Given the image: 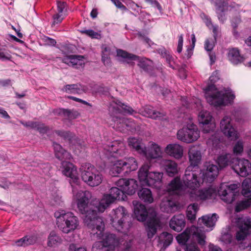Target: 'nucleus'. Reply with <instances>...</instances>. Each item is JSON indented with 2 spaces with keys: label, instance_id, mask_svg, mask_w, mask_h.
I'll return each instance as SVG.
<instances>
[{
  "label": "nucleus",
  "instance_id": "9",
  "mask_svg": "<svg viewBox=\"0 0 251 251\" xmlns=\"http://www.w3.org/2000/svg\"><path fill=\"white\" fill-rule=\"evenodd\" d=\"M126 199V196L124 189L117 186L112 187L109 190V194L104 195L100 200V204L102 205L100 210L104 211L116 200L125 201Z\"/></svg>",
  "mask_w": 251,
  "mask_h": 251
},
{
  "label": "nucleus",
  "instance_id": "35",
  "mask_svg": "<svg viewBox=\"0 0 251 251\" xmlns=\"http://www.w3.org/2000/svg\"><path fill=\"white\" fill-rule=\"evenodd\" d=\"M37 236L35 234L26 235L15 241L18 247H27L35 244L37 241Z\"/></svg>",
  "mask_w": 251,
  "mask_h": 251
},
{
  "label": "nucleus",
  "instance_id": "15",
  "mask_svg": "<svg viewBox=\"0 0 251 251\" xmlns=\"http://www.w3.org/2000/svg\"><path fill=\"white\" fill-rule=\"evenodd\" d=\"M220 128L225 136L231 140H236L238 138L237 131L231 124V118L225 116L220 123Z\"/></svg>",
  "mask_w": 251,
  "mask_h": 251
},
{
  "label": "nucleus",
  "instance_id": "33",
  "mask_svg": "<svg viewBox=\"0 0 251 251\" xmlns=\"http://www.w3.org/2000/svg\"><path fill=\"white\" fill-rule=\"evenodd\" d=\"M53 113L55 115L62 117L67 120L76 119L79 115V113L76 110L64 108L54 109Z\"/></svg>",
  "mask_w": 251,
  "mask_h": 251
},
{
  "label": "nucleus",
  "instance_id": "7",
  "mask_svg": "<svg viewBox=\"0 0 251 251\" xmlns=\"http://www.w3.org/2000/svg\"><path fill=\"white\" fill-rule=\"evenodd\" d=\"M81 178L85 183L91 187L99 186L103 180L101 173L94 166L89 163L83 166Z\"/></svg>",
  "mask_w": 251,
  "mask_h": 251
},
{
  "label": "nucleus",
  "instance_id": "23",
  "mask_svg": "<svg viewBox=\"0 0 251 251\" xmlns=\"http://www.w3.org/2000/svg\"><path fill=\"white\" fill-rule=\"evenodd\" d=\"M159 226V221L156 218V214L154 213L152 218L149 219L146 225V230L149 238L151 239L153 237Z\"/></svg>",
  "mask_w": 251,
  "mask_h": 251
},
{
  "label": "nucleus",
  "instance_id": "4",
  "mask_svg": "<svg viewBox=\"0 0 251 251\" xmlns=\"http://www.w3.org/2000/svg\"><path fill=\"white\" fill-rule=\"evenodd\" d=\"M56 225L58 228L64 233H69L75 230L79 226L78 218L71 212L59 210L55 212Z\"/></svg>",
  "mask_w": 251,
  "mask_h": 251
},
{
  "label": "nucleus",
  "instance_id": "48",
  "mask_svg": "<svg viewBox=\"0 0 251 251\" xmlns=\"http://www.w3.org/2000/svg\"><path fill=\"white\" fill-rule=\"evenodd\" d=\"M54 132L58 136L68 141L70 143H72L73 140L75 139V135L70 131L55 130Z\"/></svg>",
  "mask_w": 251,
  "mask_h": 251
},
{
  "label": "nucleus",
  "instance_id": "54",
  "mask_svg": "<svg viewBox=\"0 0 251 251\" xmlns=\"http://www.w3.org/2000/svg\"><path fill=\"white\" fill-rule=\"evenodd\" d=\"M244 145L242 140H238L233 147V151L234 153L239 154L243 151Z\"/></svg>",
  "mask_w": 251,
  "mask_h": 251
},
{
  "label": "nucleus",
  "instance_id": "60",
  "mask_svg": "<svg viewBox=\"0 0 251 251\" xmlns=\"http://www.w3.org/2000/svg\"><path fill=\"white\" fill-rule=\"evenodd\" d=\"M185 251H200V250L195 243L186 245Z\"/></svg>",
  "mask_w": 251,
  "mask_h": 251
},
{
  "label": "nucleus",
  "instance_id": "14",
  "mask_svg": "<svg viewBox=\"0 0 251 251\" xmlns=\"http://www.w3.org/2000/svg\"><path fill=\"white\" fill-rule=\"evenodd\" d=\"M237 226L239 230L236 232V239L239 241H243L251 232V218L246 217L239 218Z\"/></svg>",
  "mask_w": 251,
  "mask_h": 251
},
{
  "label": "nucleus",
  "instance_id": "34",
  "mask_svg": "<svg viewBox=\"0 0 251 251\" xmlns=\"http://www.w3.org/2000/svg\"><path fill=\"white\" fill-rule=\"evenodd\" d=\"M128 144L131 149L134 150L140 154L145 153L146 147L141 139L135 137H130L128 139Z\"/></svg>",
  "mask_w": 251,
  "mask_h": 251
},
{
  "label": "nucleus",
  "instance_id": "8",
  "mask_svg": "<svg viewBox=\"0 0 251 251\" xmlns=\"http://www.w3.org/2000/svg\"><path fill=\"white\" fill-rule=\"evenodd\" d=\"M201 227H197L194 226H191L190 228H187L182 233L178 234L176 239L179 244L185 245L188 239L192 237L196 240L201 245L205 244V232L201 229Z\"/></svg>",
  "mask_w": 251,
  "mask_h": 251
},
{
  "label": "nucleus",
  "instance_id": "38",
  "mask_svg": "<svg viewBox=\"0 0 251 251\" xmlns=\"http://www.w3.org/2000/svg\"><path fill=\"white\" fill-rule=\"evenodd\" d=\"M140 200L147 203H151L153 201V198L150 189L143 188L138 192Z\"/></svg>",
  "mask_w": 251,
  "mask_h": 251
},
{
  "label": "nucleus",
  "instance_id": "42",
  "mask_svg": "<svg viewBox=\"0 0 251 251\" xmlns=\"http://www.w3.org/2000/svg\"><path fill=\"white\" fill-rule=\"evenodd\" d=\"M112 246L106 245L101 241L96 242L93 246L92 251H114Z\"/></svg>",
  "mask_w": 251,
  "mask_h": 251
},
{
  "label": "nucleus",
  "instance_id": "53",
  "mask_svg": "<svg viewBox=\"0 0 251 251\" xmlns=\"http://www.w3.org/2000/svg\"><path fill=\"white\" fill-rule=\"evenodd\" d=\"M216 39L214 38H208L205 40L204 42V49L208 52L212 51L215 46Z\"/></svg>",
  "mask_w": 251,
  "mask_h": 251
},
{
  "label": "nucleus",
  "instance_id": "43",
  "mask_svg": "<svg viewBox=\"0 0 251 251\" xmlns=\"http://www.w3.org/2000/svg\"><path fill=\"white\" fill-rule=\"evenodd\" d=\"M173 235L167 232H163L159 236V241L160 244H163V247L167 248L172 242Z\"/></svg>",
  "mask_w": 251,
  "mask_h": 251
},
{
  "label": "nucleus",
  "instance_id": "47",
  "mask_svg": "<svg viewBox=\"0 0 251 251\" xmlns=\"http://www.w3.org/2000/svg\"><path fill=\"white\" fill-rule=\"evenodd\" d=\"M101 242L105 243L106 245L112 246L115 249L116 245L118 243V240L116 236L114 234L107 233L104 236V238Z\"/></svg>",
  "mask_w": 251,
  "mask_h": 251
},
{
  "label": "nucleus",
  "instance_id": "6",
  "mask_svg": "<svg viewBox=\"0 0 251 251\" xmlns=\"http://www.w3.org/2000/svg\"><path fill=\"white\" fill-rule=\"evenodd\" d=\"M128 217V214L126 208L120 206L113 210L111 215L110 224L117 231L126 233L131 225L130 222L126 221Z\"/></svg>",
  "mask_w": 251,
  "mask_h": 251
},
{
  "label": "nucleus",
  "instance_id": "21",
  "mask_svg": "<svg viewBox=\"0 0 251 251\" xmlns=\"http://www.w3.org/2000/svg\"><path fill=\"white\" fill-rule=\"evenodd\" d=\"M204 167L203 179L209 182L213 181L218 175L219 168L216 165L210 162H206Z\"/></svg>",
  "mask_w": 251,
  "mask_h": 251
},
{
  "label": "nucleus",
  "instance_id": "37",
  "mask_svg": "<svg viewBox=\"0 0 251 251\" xmlns=\"http://www.w3.org/2000/svg\"><path fill=\"white\" fill-rule=\"evenodd\" d=\"M227 57L230 62L234 65H237L242 63L244 58L240 54L238 50L232 49L229 50Z\"/></svg>",
  "mask_w": 251,
  "mask_h": 251
},
{
  "label": "nucleus",
  "instance_id": "31",
  "mask_svg": "<svg viewBox=\"0 0 251 251\" xmlns=\"http://www.w3.org/2000/svg\"><path fill=\"white\" fill-rule=\"evenodd\" d=\"M162 164L164 170L169 176H174L177 174L178 166L175 161L171 160H164Z\"/></svg>",
  "mask_w": 251,
  "mask_h": 251
},
{
  "label": "nucleus",
  "instance_id": "30",
  "mask_svg": "<svg viewBox=\"0 0 251 251\" xmlns=\"http://www.w3.org/2000/svg\"><path fill=\"white\" fill-rule=\"evenodd\" d=\"M218 218V215L214 213L212 215H207L202 216L199 219L198 224L201 226L202 224L207 227L210 228V230L215 226V223Z\"/></svg>",
  "mask_w": 251,
  "mask_h": 251
},
{
  "label": "nucleus",
  "instance_id": "46",
  "mask_svg": "<svg viewBox=\"0 0 251 251\" xmlns=\"http://www.w3.org/2000/svg\"><path fill=\"white\" fill-rule=\"evenodd\" d=\"M242 194L245 197L251 196V178H246L242 183Z\"/></svg>",
  "mask_w": 251,
  "mask_h": 251
},
{
  "label": "nucleus",
  "instance_id": "56",
  "mask_svg": "<svg viewBox=\"0 0 251 251\" xmlns=\"http://www.w3.org/2000/svg\"><path fill=\"white\" fill-rule=\"evenodd\" d=\"M119 106L125 111V112L129 114L132 115L135 113L136 112L132 107L125 104L122 102H120Z\"/></svg>",
  "mask_w": 251,
  "mask_h": 251
},
{
  "label": "nucleus",
  "instance_id": "58",
  "mask_svg": "<svg viewBox=\"0 0 251 251\" xmlns=\"http://www.w3.org/2000/svg\"><path fill=\"white\" fill-rule=\"evenodd\" d=\"M57 7L59 13H62L66 10L67 3L64 1H58L57 2Z\"/></svg>",
  "mask_w": 251,
  "mask_h": 251
},
{
  "label": "nucleus",
  "instance_id": "3",
  "mask_svg": "<svg viewBox=\"0 0 251 251\" xmlns=\"http://www.w3.org/2000/svg\"><path fill=\"white\" fill-rule=\"evenodd\" d=\"M219 79V73L216 71L209 77L210 84L205 88V97L207 102L214 106H220L230 104L235 96L230 89L218 91L214 83Z\"/></svg>",
  "mask_w": 251,
  "mask_h": 251
},
{
  "label": "nucleus",
  "instance_id": "39",
  "mask_svg": "<svg viewBox=\"0 0 251 251\" xmlns=\"http://www.w3.org/2000/svg\"><path fill=\"white\" fill-rule=\"evenodd\" d=\"M122 160V164L126 168V173L135 171L138 168L137 162L134 157L125 158Z\"/></svg>",
  "mask_w": 251,
  "mask_h": 251
},
{
  "label": "nucleus",
  "instance_id": "17",
  "mask_svg": "<svg viewBox=\"0 0 251 251\" xmlns=\"http://www.w3.org/2000/svg\"><path fill=\"white\" fill-rule=\"evenodd\" d=\"M233 162L232 169L240 176L246 177L251 174V163L248 159H236Z\"/></svg>",
  "mask_w": 251,
  "mask_h": 251
},
{
  "label": "nucleus",
  "instance_id": "20",
  "mask_svg": "<svg viewBox=\"0 0 251 251\" xmlns=\"http://www.w3.org/2000/svg\"><path fill=\"white\" fill-rule=\"evenodd\" d=\"M112 120L115 123L116 128L121 132H125L126 129L130 131L135 129V124L131 119L125 117H114Z\"/></svg>",
  "mask_w": 251,
  "mask_h": 251
},
{
  "label": "nucleus",
  "instance_id": "57",
  "mask_svg": "<svg viewBox=\"0 0 251 251\" xmlns=\"http://www.w3.org/2000/svg\"><path fill=\"white\" fill-rule=\"evenodd\" d=\"M137 34L139 39L146 43L148 44L149 46H151V45L153 44V43L150 40V39L147 37L145 34L139 32Z\"/></svg>",
  "mask_w": 251,
  "mask_h": 251
},
{
  "label": "nucleus",
  "instance_id": "27",
  "mask_svg": "<svg viewBox=\"0 0 251 251\" xmlns=\"http://www.w3.org/2000/svg\"><path fill=\"white\" fill-rule=\"evenodd\" d=\"M82 55H70L62 58V62L75 68H79L84 64Z\"/></svg>",
  "mask_w": 251,
  "mask_h": 251
},
{
  "label": "nucleus",
  "instance_id": "24",
  "mask_svg": "<svg viewBox=\"0 0 251 251\" xmlns=\"http://www.w3.org/2000/svg\"><path fill=\"white\" fill-rule=\"evenodd\" d=\"M145 153L143 155L145 156L148 159H156L161 156L162 151L160 147L156 144L151 142L148 149L145 148Z\"/></svg>",
  "mask_w": 251,
  "mask_h": 251
},
{
  "label": "nucleus",
  "instance_id": "13",
  "mask_svg": "<svg viewBox=\"0 0 251 251\" xmlns=\"http://www.w3.org/2000/svg\"><path fill=\"white\" fill-rule=\"evenodd\" d=\"M117 55L126 59L127 63H130V61L132 60H137L138 66L145 72H148L151 69V62L146 58H140L138 56L129 53L122 50H117Z\"/></svg>",
  "mask_w": 251,
  "mask_h": 251
},
{
  "label": "nucleus",
  "instance_id": "62",
  "mask_svg": "<svg viewBox=\"0 0 251 251\" xmlns=\"http://www.w3.org/2000/svg\"><path fill=\"white\" fill-rule=\"evenodd\" d=\"M164 58L166 59V62L169 64V67L173 69H174V61L172 56L170 55V53H169L167 54V55L165 56Z\"/></svg>",
  "mask_w": 251,
  "mask_h": 251
},
{
  "label": "nucleus",
  "instance_id": "16",
  "mask_svg": "<svg viewBox=\"0 0 251 251\" xmlns=\"http://www.w3.org/2000/svg\"><path fill=\"white\" fill-rule=\"evenodd\" d=\"M237 188V184L226 185L225 188L223 184L220 187V190H218V193L223 201L228 203H231L235 200V191Z\"/></svg>",
  "mask_w": 251,
  "mask_h": 251
},
{
  "label": "nucleus",
  "instance_id": "49",
  "mask_svg": "<svg viewBox=\"0 0 251 251\" xmlns=\"http://www.w3.org/2000/svg\"><path fill=\"white\" fill-rule=\"evenodd\" d=\"M251 205V199L248 198V199L242 201L237 203L235 208V211L236 212H239L247 208Z\"/></svg>",
  "mask_w": 251,
  "mask_h": 251
},
{
  "label": "nucleus",
  "instance_id": "26",
  "mask_svg": "<svg viewBox=\"0 0 251 251\" xmlns=\"http://www.w3.org/2000/svg\"><path fill=\"white\" fill-rule=\"evenodd\" d=\"M134 213L137 220L139 221H146L148 216V212L146 206L136 201H133Z\"/></svg>",
  "mask_w": 251,
  "mask_h": 251
},
{
  "label": "nucleus",
  "instance_id": "63",
  "mask_svg": "<svg viewBox=\"0 0 251 251\" xmlns=\"http://www.w3.org/2000/svg\"><path fill=\"white\" fill-rule=\"evenodd\" d=\"M183 43V36L182 34H181L178 37V44L177 47V51L178 53H180L182 50Z\"/></svg>",
  "mask_w": 251,
  "mask_h": 251
},
{
  "label": "nucleus",
  "instance_id": "32",
  "mask_svg": "<svg viewBox=\"0 0 251 251\" xmlns=\"http://www.w3.org/2000/svg\"><path fill=\"white\" fill-rule=\"evenodd\" d=\"M55 157L60 160H70L72 155L68 151L64 149L59 144L53 142L52 145Z\"/></svg>",
  "mask_w": 251,
  "mask_h": 251
},
{
  "label": "nucleus",
  "instance_id": "61",
  "mask_svg": "<svg viewBox=\"0 0 251 251\" xmlns=\"http://www.w3.org/2000/svg\"><path fill=\"white\" fill-rule=\"evenodd\" d=\"M10 55L4 50L0 49V59L2 60H10Z\"/></svg>",
  "mask_w": 251,
  "mask_h": 251
},
{
  "label": "nucleus",
  "instance_id": "29",
  "mask_svg": "<svg viewBox=\"0 0 251 251\" xmlns=\"http://www.w3.org/2000/svg\"><path fill=\"white\" fill-rule=\"evenodd\" d=\"M188 154L190 163L189 166H192V169L198 167L201 159V151L195 147H193L189 149Z\"/></svg>",
  "mask_w": 251,
  "mask_h": 251
},
{
  "label": "nucleus",
  "instance_id": "40",
  "mask_svg": "<svg viewBox=\"0 0 251 251\" xmlns=\"http://www.w3.org/2000/svg\"><path fill=\"white\" fill-rule=\"evenodd\" d=\"M144 115L152 119H156L165 116V113L154 110L151 106H146L144 108Z\"/></svg>",
  "mask_w": 251,
  "mask_h": 251
},
{
  "label": "nucleus",
  "instance_id": "19",
  "mask_svg": "<svg viewBox=\"0 0 251 251\" xmlns=\"http://www.w3.org/2000/svg\"><path fill=\"white\" fill-rule=\"evenodd\" d=\"M116 186L124 189L126 194H134L138 187L137 180L134 179L121 178L115 183Z\"/></svg>",
  "mask_w": 251,
  "mask_h": 251
},
{
  "label": "nucleus",
  "instance_id": "12",
  "mask_svg": "<svg viewBox=\"0 0 251 251\" xmlns=\"http://www.w3.org/2000/svg\"><path fill=\"white\" fill-rule=\"evenodd\" d=\"M61 168L63 175L71 178L70 183L72 186V192L75 194L76 186L79 185V182L76 168L70 162L63 161L61 162Z\"/></svg>",
  "mask_w": 251,
  "mask_h": 251
},
{
  "label": "nucleus",
  "instance_id": "18",
  "mask_svg": "<svg viewBox=\"0 0 251 251\" xmlns=\"http://www.w3.org/2000/svg\"><path fill=\"white\" fill-rule=\"evenodd\" d=\"M212 116L211 113L206 110L201 111L198 115V121L203 126V131L204 133H208L212 131L215 127L214 123L212 122Z\"/></svg>",
  "mask_w": 251,
  "mask_h": 251
},
{
  "label": "nucleus",
  "instance_id": "28",
  "mask_svg": "<svg viewBox=\"0 0 251 251\" xmlns=\"http://www.w3.org/2000/svg\"><path fill=\"white\" fill-rule=\"evenodd\" d=\"M166 153L176 159L182 157L183 149L182 146L177 144H170L167 145L165 149Z\"/></svg>",
  "mask_w": 251,
  "mask_h": 251
},
{
  "label": "nucleus",
  "instance_id": "2",
  "mask_svg": "<svg viewBox=\"0 0 251 251\" xmlns=\"http://www.w3.org/2000/svg\"><path fill=\"white\" fill-rule=\"evenodd\" d=\"M75 188L73 193L76 200L78 209L80 213L85 215L84 222L87 227L91 230V234L97 235L98 238L103 236L104 225L101 217L97 216V212H103L100 210V201H93L89 203L91 194L88 191H77Z\"/></svg>",
  "mask_w": 251,
  "mask_h": 251
},
{
  "label": "nucleus",
  "instance_id": "59",
  "mask_svg": "<svg viewBox=\"0 0 251 251\" xmlns=\"http://www.w3.org/2000/svg\"><path fill=\"white\" fill-rule=\"evenodd\" d=\"M145 2L150 4L152 6L156 7L160 12H162V8L160 3L156 0H144Z\"/></svg>",
  "mask_w": 251,
  "mask_h": 251
},
{
  "label": "nucleus",
  "instance_id": "51",
  "mask_svg": "<svg viewBox=\"0 0 251 251\" xmlns=\"http://www.w3.org/2000/svg\"><path fill=\"white\" fill-rule=\"evenodd\" d=\"M82 34L86 35L92 39H100L101 38L100 31L96 32L92 29H84L79 30Z\"/></svg>",
  "mask_w": 251,
  "mask_h": 251
},
{
  "label": "nucleus",
  "instance_id": "52",
  "mask_svg": "<svg viewBox=\"0 0 251 251\" xmlns=\"http://www.w3.org/2000/svg\"><path fill=\"white\" fill-rule=\"evenodd\" d=\"M63 91L68 93H78L79 91L78 85L76 84H68L64 86Z\"/></svg>",
  "mask_w": 251,
  "mask_h": 251
},
{
  "label": "nucleus",
  "instance_id": "22",
  "mask_svg": "<svg viewBox=\"0 0 251 251\" xmlns=\"http://www.w3.org/2000/svg\"><path fill=\"white\" fill-rule=\"evenodd\" d=\"M179 208L177 202L172 197L164 198L160 204V208L163 212L173 213L176 211Z\"/></svg>",
  "mask_w": 251,
  "mask_h": 251
},
{
  "label": "nucleus",
  "instance_id": "44",
  "mask_svg": "<svg viewBox=\"0 0 251 251\" xmlns=\"http://www.w3.org/2000/svg\"><path fill=\"white\" fill-rule=\"evenodd\" d=\"M231 162V155L229 153L221 155L217 159V163L221 168L228 166Z\"/></svg>",
  "mask_w": 251,
  "mask_h": 251
},
{
  "label": "nucleus",
  "instance_id": "64",
  "mask_svg": "<svg viewBox=\"0 0 251 251\" xmlns=\"http://www.w3.org/2000/svg\"><path fill=\"white\" fill-rule=\"evenodd\" d=\"M69 251H87L86 249L82 247H77L74 244H72L69 246Z\"/></svg>",
  "mask_w": 251,
  "mask_h": 251
},
{
  "label": "nucleus",
  "instance_id": "45",
  "mask_svg": "<svg viewBox=\"0 0 251 251\" xmlns=\"http://www.w3.org/2000/svg\"><path fill=\"white\" fill-rule=\"evenodd\" d=\"M62 239L61 237L57 234L55 231H51L48 237V246L49 247H53L58 244L61 243Z\"/></svg>",
  "mask_w": 251,
  "mask_h": 251
},
{
  "label": "nucleus",
  "instance_id": "41",
  "mask_svg": "<svg viewBox=\"0 0 251 251\" xmlns=\"http://www.w3.org/2000/svg\"><path fill=\"white\" fill-rule=\"evenodd\" d=\"M199 209L198 203H194L190 204L187 209V217L191 222H193L196 219V213Z\"/></svg>",
  "mask_w": 251,
  "mask_h": 251
},
{
  "label": "nucleus",
  "instance_id": "10",
  "mask_svg": "<svg viewBox=\"0 0 251 251\" xmlns=\"http://www.w3.org/2000/svg\"><path fill=\"white\" fill-rule=\"evenodd\" d=\"M103 148L108 156L122 157L127 152L126 143L121 140L107 142L103 144Z\"/></svg>",
  "mask_w": 251,
  "mask_h": 251
},
{
  "label": "nucleus",
  "instance_id": "50",
  "mask_svg": "<svg viewBox=\"0 0 251 251\" xmlns=\"http://www.w3.org/2000/svg\"><path fill=\"white\" fill-rule=\"evenodd\" d=\"M210 1L216 7L217 13H218L219 12H225L227 3L224 0H210Z\"/></svg>",
  "mask_w": 251,
  "mask_h": 251
},
{
  "label": "nucleus",
  "instance_id": "36",
  "mask_svg": "<svg viewBox=\"0 0 251 251\" xmlns=\"http://www.w3.org/2000/svg\"><path fill=\"white\" fill-rule=\"evenodd\" d=\"M122 163V160H116L111 162L110 173L112 176H118V175L124 171L126 173V168Z\"/></svg>",
  "mask_w": 251,
  "mask_h": 251
},
{
  "label": "nucleus",
  "instance_id": "25",
  "mask_svg": "<svg viewBox=\"0 0 251 251\" xmlns=\"http://www.w3.org/2000/svg\"><path fill=\"white\" fill-rule=\"evenodd\" d=\"M170 227L174 230L180 232L185 226V218L183 214L174 215L169 223Z\"/></svg>",
  "mask_w": 251,
  "mask_h": 251
},
{
  "label": "nucleus",
  "instance_id": "5",
  "mask_svg": "<svg viewBox=\"0 0 251 251\" xmlns=\"http://www.w3.org/2000/svg\"><path fill=\"white\" fill-rule=\"evenodd\" d=\"M149 166L144 164L138 171V178L142 186H148L159 189L162 185L163 174L161 172H149Z\"/></svg>",
  "mask_w": 251,
  "mask_h": 251
},
{
  "label": "nucleus",
  "instance_id": "1",
  "mask_svg": "<svg viewBox=\"0 0 251 251\" xmlns=\"http://www.w3.org/2000/svg\"><path fill=\"white\" fill-rule=\"evenodd\" d=\"M197 178L196 171L193 170L192 166H188L183 177L184 184L180 177L177 176L174 178L168 184L167 190L169 192L179 195L187 193L192 201L215 199L217 195V189L215 188L210 187L199 190H196L200 186Z\"/></svg>",
  "mask_w": 251,
  "mask_h": 251
},
{
  "label": "nucleus",
  "instance_id": "11",
  "mask_svg": "<svg viewBox=\"0 0 251 251\" xmlns=\"http://www.w3.org/2000/svg\"><path fill=\"white\" fill-rule=\"evenodd\" d=\"M200 137V131L194 124L188 125L179 129L177 133V139L181 141L191 143L197 141Z\"/></svg>",
  "mask_w": 251,
  "mask_h": 251
},
{
  "label": "nucleus",
  "instance_id": "55",
  "mask_svg": "<svg viewBox=\"0 0 251 251\" xmlns=\"http://www.w3.org/2000/svg\"><path fill=\"white\" fill-rule=\"evenodd\" d=\"M36 130L40 134H44L50 130V127L44 124L39 122Z\"/></svg>",
  "mask_w": 251,
  "mask_h": 251
}]
</instances>
